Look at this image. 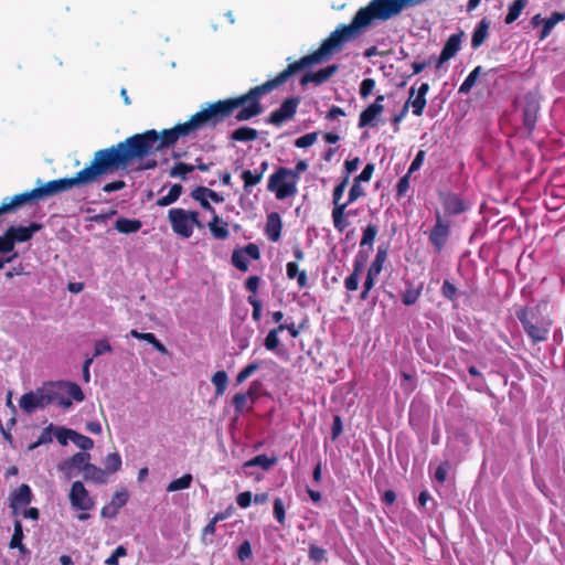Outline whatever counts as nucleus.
<instances>
[{
	"instance_id": "1",
	"label": "nucleus",
	"mask_w": 565,
	"mask_h": 565,
	"mask_svg": "<svg viewBox=\"0 0 565 565\" xmlns=\"http://www.w3.org/2000/svg\"><path fill=\"white\" fill-rule=\"evenodd\" d=\"M264 95H266V92L262 85L252 87L241 96L210 104L206 108L192 115L189 120L177 124L174 127L181 139L193 138L200 129L217 126L236 109L235 119L237 121H247L263 113L264 108L260 104V98Z\"/></svg>"
},
{
	"instance_id": "2",
	"label": "nucleus",
	"mask_w": 565,
	"mask_h": 565,
	"mask_svg": "<svg viewBox=\"0 0 565 565\" xmlns=\"http://www.w3.org/2000/svg\"><path fill=\"white\" fill-rule=\"evenodd\" d=\"M115 171H117V169H115L108 149H99L94 153L89 164L78 171L74 177L51 180L31 191L17 194L9 201L6 199L0 205V215L9 213L31 200H40L70 191L74 188H83L98 183L104 175L114 173Z\"/></svg>"
},
{
	"instance_id": "3",
	"label": "nucleus",
	"mask_w": 565,
	"mask_h": 565,
	"mask_svg": "<svg viewBox=\"0 0 565 565\" xmlns=\"http://www.w3.org/2000/svg\"><path fill=\"white\" fill-rule=\"evenodd\" d=\"M181 139L175 127L162 129H149L140 134L127 137L124 141L108 147V152L114 161L115 169L127 170L135 160L143 159L152 153L172 148Z\"/></svg>"
},
{
	"instance_id": "4",
	"label": "nucleus",
	"mask_w": 565,
	"mask_h": 565,
	"mask_svg": "<svg viewBox=\"0 0 565 565\" xmlns=\"http://www.w3.org/2000/svg\"><path fill=\"white\" fill-rule=\"evenodd\" d=\"M362 30L363 29L354 17L351 23L340 24L326 40L322 41L318 50L311 54L302 56L294 63L288 64V66L282 72L278 73L276 77L263 83L262 86L264 90L268 94L285 84L291 76L301 72L306 67L328 60L335 52L340 51L345 42L356 38Z\"/></svg>"
},
{
	"instance_id": "5",
	"label": "nucleus",
	"mask_w": 565,
	"mask_h": 565,
	"mask_svg": "<svg viewBox=\"0 0 565 565\" xmlns=\"http://www.w3.org/2000/svg\"><path fill=\"white\" fill-rule=\"evenodd\" d=\"M516 318L534 344L547 340L552 320L543 315L541 306L521 308Z\"/></svg>"
},
{
	"instance_id": "6",
	"label": "nucleus",
	"mask_w": 565,
	"mask_h": 565,
	"mask_svg": "<svg viewBox=\"0 0 565 565\" xmlns=\"http://www.w3.org/2000/svg\"><path fill=\"white\" fill-rule=\"evenodd\" d=\"M402 12L397 0H372L358 10L354 18L361 28H369L373 21H387Z\"/></svg>"
},
{
	"instance_id": "7",
	"label": "nucleus",
	"mask_w": 565,
	"mask_h": 565,
	"mask_svg": "<svg viewBox=\"0 0 565 565\" xmlns=\"http://www.w3.org/2000/svg\"><path fill=\"white\" fill-rule=\"evenodd\" d=\"M198 211L172 207L168 211V220L172 232L181 238H190L194 227L202 228L203 223L199 218Z\"/></svg>"
},
{
	"instance_id": "8",
	"label": "nucleus",
	"mask_w": 565,
	"mask_h": 565,
	"mask_svg": "<svg viewBox=\"0 0 565 565\" xmlns=\"http://www.w3.org/2000/svg\"><path fill=\"white\" fill-rule=\"evenodd\" d=\"M297 184L298 181L296 180L295 173L291 172V169L279 167L269 175L267 190L273 192L277 200H285L297 194Z\"/></svg>"
},
{
	"instance_id": "9",
	"label": "nucleus",
	"mask_w": 565,
	"mask_h": 565,
	"mask_svg": "<svg viewBox=\"0 0 565 565\" xmlns=\"http://www.w3.org/2000/svg\"><path fill=\"white\" fill-rule=\"evenodd\" d=\"M57 398V390L55 385L51 384L47 387L36 390V392H29L21 396L20 407L26 414H32L36 408H44L54 403Z\"/></svg>"
},
{
	"instance_id": "10",
	"label": "nucleus",
	"mask_w": 565,
	"mask_h": 565,
	"mask_svg": "<svg viewBox=\"0 0 565 565\" xmlns=\"http://www.w3.org/2000/svg\"><path fill=\"white\" fill-rule=\"evenodd\" d=\"M435 224L428 232V241L436 253H440L451 234V222L443 216L439 210H435Z\"/></svg>"
},
{
	"instance_id": "11",
	"label": "nucleus",
	"mask_w": 565,
	"mask_h": 565,
	"mask_svg": "<svg viewBox=\"0 0 565 565\" xmlns=\"http://www.w3.org/2000/svg\"><path fill=\"white\" fill-rule=\"evenodd\" d=\"M438 200L444 209L443 216L446 218L462 214L469 209L460 195L451 191H438Z\"/></svg>"
},
{
	"instance_id": "12",
	"label": "nucleus",
	"mask_w": 565,
	"mask_h": 565,
	"mask_svg": "<svg viewBox=\"0 0 565 565\" xmlns=\"http://www.w3.org/2000/svg\"><path fill=\"white\" fill-rule=\"evenodd\" d=\"M70 502L75 510L89 511L95 502L82 481H74L70 491Z\"/></svg>"
},
{
	"instance_id": "13",
	"label": "nucleus",
	"mask_w": 565,
	"mask_h": 565,
	"mask_svg": "<svg viewBox=\"0 0 565 565\" xmlns=\"http://www.w3.org/2000/svg\"><path fill=\"white\" fill-rule=\"evenodd\" d=\"M299 103V97H289L285 99L278 109L270 113L267 122L280 126L282 122L290 120L296 115Z\"/></svg>"
},
{
	"instance_id": "14",
	"label": "nucleus",
	"mask_w": 565,
	"mask_h": 565,
	"mask_svg": "<svg viewBox=\"0 0 565 565\" xmlns=\"http://www.w3.org/2000/svg\"><path fill=\"white\" fill-rule=\"evenodd\" d=\"M247 257L257 260L260 258V252L256 244L249 243L243 248L234 249L232 254V264L241 271L248 270Z\"/></svg>"
},
{
	"instance_id": "15",
	"label": "nucleus",
	"mask_w": 565,
	"mask_h": 565,
	"mask_svg": "<svg viewBox=\"0 0 565 565\" xmlns=\"http://www.w3.org/2000/svg\"><path fill=\"white\" fill-rule=\"evenodd\" d=\"M539 111H540L539 100L530 94L526 95L524 97V105L522 108V120H523V126L526 129L529 135H531L535 129Z\"/></svg>"
},
{
	"instance_id": "16",
	"label": "nucleus",
	"mask_w": 565,
	"mask_h": 565,
	"mask_svg": "<svg viewBox=\"0 0 565 565\" xmlns=\"http://www.w3.org/2000/svg\"><path fill=\"white\" fill-rule=\"evenodd\" d=\"M191 196L193 200L198 201L205 211L210 212L212 216L217 214L215 209L209 202V199L215 203H221L224 201V198L221 194L203 185L196 186L194 190H192Z\"/></svg>"
},
{
	"instance_id": "17",
	"label": "nucleus",
	"mask_w": 565,
	"mask_h": 565,
	"mask_svg": "<svg viewBox=\"0 0 565 565\" xmlns=\"http://www.w3.org/2000/svg\"><path fill=\"white\" fill-rule=\"evenodd\" d=\"M41 228L42 224L33 222L29 226H10L7 231L15 246L17 243L29 242Z\"/></svg>"
},
{
	"instance_id": "18",
	"label": "nucleus",
	"mask_w": 565,
	"mask_h": 565,
	"mask_svg": "<svg viewBox=\"0 0 565 565\" xmlns=\"http://www.w3.org/2000/svg\"><path fill=\"white\" fill-rule=\"evenodd\" d=\"M338 70L339 66L337 64H331L317 72L306 73L300 79V85L306 86L309 83H313L316 85L323 84L324 82L329 81L338 72Z\"/></svg>"
},
{
	"instance_id": "19",
	"label": "nucleus",
	"mask_w": 565,
	"mask_h": 565,
	"mask_svg": "<svg viewBox=\"0 0 565 565\" xmlns=\"http://www.w3.org/2000/svg\"><path fill=\"white\" fill-rule=\"evenodd\" d=\"M90 455L86 451L76 452L70 459L65 460L60 465V470L63 471L67 477H72V470L74 468L79 469L84 472V467L90 465Z\"/></svg>"
},
{
	"instance_id": "20",
	"label": "nucleus",
	"mask_w": 565,
	"mask_h": 565,
	"mask_svg": "<svg viewBox=\"0 0 565 565\" xmlns=\"http://www.w3.org/2000/svg\"><path fill=\"white\" fill-rule=\"evenodd\" d=\"M282 230V222L279 213L271 212L267 215L266 225H265V235L267 238L276 243L280 239Z\"/></svg>"
},
{
	"instance_id": "21",
	"label": "nucleus",
	"mask_w": 565,
	"mask_h": 565,
	"mask_svg": "<svg viewBox=\"0 0 565 565\" xmlns=\"http://www.w3.org/2000/svg\"><path fill=\"white\" fill-rule=\"evenodd\" d=\"M212 236L215 239L225 241L230 236L228 224L221 218L218 215L212 216V220L207 224Z\"/></svg>"
},
{
	"instance_id": "22",
	"label": "nucleus",
	"mask_w": 565,
	"mask_h": 565,
	"mask_svg": "<svg viewBox=\"0 0 565 565\" xmlns=\"http://www.w3.org/2000/svg\"><path fill=\"white\" fill-rule=\"evenodd\" d=\"M286 275L288 279H297V285L300 289L308 287L307 271L300 270L297 262L287 263Z\"/></svg>"
},
{
	"instance_id": "23",
	"label": "nucleus",
	"mask_w": 565,
	"mask_h": 565,
	"mask_svg": "<svg viewBox=\"0 0 565 565\" xmlns=\"http://www.w3.org/2000/svg\"><path fill=\"white\" fill-rule=\"evenodd\" d=\"M84 479L86 481H93L97 484H104L108 481V475L105 469H102L93 463L84 467Z\"/></svg>"
},
{
	"instance_id": "24",
	"label": "nucleus",
	"mask_w": 565,
	"mask_h": 565,
	"mask_svg": "<svg viewBox=\"0 0 565 565\" xmlns=\"http://www.w3.org/2000/svg\"><path fill=\"white\" fill-rule=\"evenodd\" d=\"M384 111V106L370 105L367 106L359 117V127L364 128L366 126H373V121Z\"/></svg>"
},
{
	"instance_id": "25",
	"label": "nucleus",
	"mask_w": 565,
	"mask_h": 565,
	"mask_svg": "<svg viewBox=\"0 0 565 565\" xmlns=\"http://www.w3.org/2000/svg\"><path fill=\"white\" fill-rule=\"evenodd\" d=\"M54 385L55 388L63 390L70 396L71 399H74L76 402H83L85 399V394L77 383L58 382L57 384Z\"/></svg>"
},
{
	"instance_id": "26",
	"label": "nucleus",
	"mask_w": 565,
	"mask_h": 565,
	"mask_svg": "<svg viewBox=\"0 0 565 565\" xmlns=\"http://www.w3.org/2000/svg\"><path fill=\"white\" fill-rule=\"evenodd\" d=\"M490 28V22L487 19H482L476 26L472 39H471V46L473 49H477L483 44L488 36V31Z\"/></svg>"
},
{
	"instance_id": "27",
	"label": "nucleus",
	"mask_w": 565,
	"mask_h": 565,
	"mask_svg": "<svg viewBox=\"0 0 565 565\" xmlns=\"http://www.w3.org/2000/svg\"><path fill=\"white\" fill-rule=\"evenodd\" d=\"M461 36H462V33H456V34H451L448 40L446 41L443 50H441V53H443V58H452L457 53L458 51L460 50V45H461Z\"/></svg>"
},
{
	"instance_id": "28",
	"label": "nucleus",
	"mask_w": 565,
	"mask_h": 565,
	"mask_svg": "<svg viewBox=\"0 0 565 565\" xmlns=\"http://www.w3.org/2000/svg\"><path fill=\"white\" fill-rule=\"evenodd\" d=\"M258 138V131L254 128L242 126L231 132L233 141L249 142Z\"/></svg>"
},
{
	"instance_id": "29",
	"label": "nucleus",
	"mask_w": 565,
	"mask_h": 565,
	"mask_svg": "<svg viewBox=\"0 0 565 565\" xmlns=\"http://www.w3.org/2000/svg\"><path fill=\"white\" fill-rule=\"evenodd\" d=\"M142 226L141 221L119 217L115 222V228L122 234H131L138 232Z\"/></svg>"
},
{
	"instance_id": "30",
	"label": "nucleus",
	"mask_w": 565,
	"mask_h": 565,
	"mask_svg": "<svg viewBox=\"0 0 565 565\" xmlns=\"http://www.w3.org/2000/svg\"><path fill=\"white\" fill-rule=\"evenodd\" d=\"M243 180V189L246 193H250L253 186L259 184L263 180L262 171L243 170L241 173Z\"/></svg>"
},
{
	"instance_id": "31",
	"label": "nucleus",
	"mask_w": 565,
	"mask_h": 565,
	"mask_svg": "<svg viewBox=\"0 0 565 565\" xmlns=\"http://www.w3.org/2000/svg\"><path fill=\"white\" fill-rule=\"evenodd\" d=\"M347 207L348 206H338L332 209L331 216L333 226L340 233H342L350 224L348 221Z\"/></svg>"
},
{
	"instance_id": "32",
	"label": "nucleus",
	"mask_w": 565,
	"mask_h": 565,
	"mask_svg": "<svg viewBox=\"0 0 565 565\" xmlns=\"http://www.w3.org/2000/svg\"><path fill=\"white\" fill-rule=\"evenodd\" d=\"M565 20V12H553L547 19L543 20V28L540 33V40L546 39L553 28L561 21Z\"/></svg>"
},
{
	"instance_id": "33",
	"label": "nucleus",
	"mask_w": 565,
	"mask_h": 565,
	"mask_svg": "<svg viewBox=\"0 0 565 565\" xmlns=\"http://www.w3.org/2000/svg\"><path fill=\"white\" fill-rule=\"evenodd\" d=\"M386 259H387V248L383 247V246H379L375 258L371 263L367 271L379 276L383 269V265L386 262Z\"/></svg>"
},
{
	"instance_id": "34",
	"label": "nucleus",
	"mask_w": 565,
	"mask_h": 565,
	"mask_svg": "<svg viewBox=\"0 0 565 565\" xmlns=\"http://www.w3.org/2000/svg\"><path fill=\"white\" fill-rule=\"evenodd\" d=\"M379 233V227L375 224H367L366 227L363 230L362 238L360 242V247L363 249L365 246L369 247V250L371 252L373 249V243Z\"/></svg>"
},
{
	"instance_id": "35",
	"label": "nucleus",
	"mask_w": 565,
	"mask_h": 565,
	"mask_svg": "<svg viewBox=\"0 0 565 565\" xmlns=\"http://www.w3.org/2000/svg\"><path fill=\"white\" fill-rule=\"evenodd\" d=\"M182 191H183V186L181 184H179V183L173 184L170 188L167 195H163L158 199L157 205L158 206H168V205L177 202L179 200L180 195L182 194Z\"/></svg>"
},
{
	"instance_id": "36",
	"label": "nucleus",
	"mask_w": 565,
	"mask_h": 565,
	"mask_svg": "<svg viewBox=\"0 0 565 565\" xmlns=\"http://www.w3.org/2000/svg\"><path fill=\"white\" fill-rule=\"evenodd\" d=\"M211 382L215 387V395L222 396L226 391L228 376L225 371H217L212 375Z\"/></svg>"
},
{
	"instance_id": "37",
	"label": "nucleus",
	"mask_w": 565,
	"mask_h": 565,
	"mask_svg": "<svg viewBox=\"0 0 565 565\" xmlns=\"http://www.w3.org/2000/svg\"><path fill=\"white\" fill-rule=\"evenodd\" d=\"M277 462V457H267L266 455H257L254 458L245 462V467H262L264 470H268Z\"/></svg>"
},
{
	"instance_id": "38",
	"label": "nucleus",
	"mask_w": 565,
	"mask_h": 565,
	"mask_svg": "<svg viewBox=\"0 0 565 565\" xmlns=\"http://www.w3.org/2000/svg\"><path fill=\"white\" fill-rule=\"evenodd\" d=\"M104 466L107 475L116 473L121 469L122 466L120 455L118 452L108 454L104 459Z\"/></svg>"
},
{
	"instance_id": "39",
	"label": "nucleus",
	"mask_w": 565,
	"mask_h": 565,
	"mask_svg": "<svg viewBox=\"0 0 565 565\" xmlns=\"http://www.w3.org/2000/svg\"><path fill=\"white\" fill-rule=\"evenodd\" d=\"M526 4L527 0H514L513 3L509 7V11L508 14L505 15L504 22L507 24L514 22L521 15Z\"/></svg>"
},
{
	"instance_id": "40",
	"label": "nucleus",
	"mask_w": 565,
	"mask_h": 565,
	"mask_svg": "<svg viewBox=\"0 0 565 565\" xmlns=\"http://www.w3.org/2000/svg\"><path fill=\"white\" fill-rule=\"evenodd\" d=\"M194 169L195 167L193 164L179 161L170 169L169 175L171 178H181L182 180H185L186 175L193 172Z\"/></svg>"
},
{
	"instance_id": "41",
	"label": "nucleus",
	"mask_w": 565,
	"mask_h": 565,
	"mask_svg": "<svg viewBox=\"0 0 565 565\" xmlns=\"http://www.w3.org/2000/svg\"><path fill=\"white\" fill-rule=\"evenodd\" d=\"M482 73V67L480 65L476 66L469 75L466 77L463 83L459 87L460 94H468L471 88L475 86L479 75Z\"/></svg>"
},
{
	"instance_id": "42",
	"label": "nucleus",
	"mask_w": 565,
	"mask_h": 565,
	"mask_svg": "<svg viewBox=\"0 0 565 565\" xmlns=\"http://www.w3.org/2000/svg\"><path fill=\"white\" fill-rule=\"evenodd\" d=\"M422 294V287H414L411 282H408V287L401 295L402 302L405 306H412L417 302Z\"/></svg>"
},
{
	"instance_id": "43",
	"label": "nucleus",
	"mask_w": 565,
	"mask_h": 565,
	"mask_svg": "<svg viewBox=\"0 0 565 565\" xmlns=\"http://www.w3.org/2000/svg\"><path fill=\"white\" fill-rule=\"evenodd\" d=\"M414 94H415V87H411V89H409V98H411L409 105L413 108V114L415 116L419 117L424 113V109L426 107L427 100H426V97L418 96V95H416V97L413 99Z\"/></svg>"
},
{
	"instance_id": "44",
	"label": "nucleus",
	"mask_w": 565,
	"mask_h": 565,
	"mask_svg": "<svg viewBox=\"0 0 565 565\" xmlns=\"http://www.w3.org/2000/svg\"><path fill=\"white\" fill-rule=\"evenodd\" d=\"M32 500V491L28 484L19 487L14 493L13 501L18 505H28Z\"/></svg>"
},
{
	"instance_id": "45",
	"label": "nucleus",
	"mask_w": 565,
	"mask_h": 565,
	"mask_svg": "<svg viewBox=\"0 0 565 565\" xmlns=\"http://www.w3.org/2000/svg\"><path fill=\"white\" fill-rule=\"evenodd\" d=\"M192 480H193L192 475L185 473L182 477L171 481L169 483L167 490L170 492H173V491H180V490L188 489V488H190Z\"/></svg>"
},
{
	"instance_id": "46",
	"label": "nucleus",
	"mask_w": 565,
	"mask_h": 565,
	"mask_svg": "<svg viewBox=\"0 0 565 565\" xmlns=\"http://www.w3.org/2000/svg\"><path fill=\"white\" fill-rule=\"evenodd\" d=\"M72 441L82 450L87 451L94 447V441L92 438L82 435L75 430L72 434Z\"/></svg>"
},
{
	"instance_id": "47",
	"label": "nucleus",
	"mask_w": 565,
	"mask_h": 565,
	"mask_svg": "<svg viewBox=\"0 0 565 565\" xmlns=\"http://www.w3.org/2000/svg\"><path fill=\"white\" fill-rule=\"evenodd\" d=\"M23 537H24V534H23L22 523H21V521L17 520L14 522L13 534H12L11 540L9 542V547L10 548L20 547L21 543H23L22 542Z\"/></svg>"
},
{
	"instance_id": "48",
	"label": "nucleus",
	"mask_w": 565,
	"mask_h": 565,
	"mask_svg": "<svg viewBox=\"0 0 565 565\" xmlns=\"http://www.w3.org/2000/svg\"><path fill=\"white\" fill-rule=\"evenodd\" d=\"M281 331L279 330V328L276 327L267 333L264 341V345L268 351H276V349L279 347L280 341L278 334Z\"/></svg>"
},
{
	"instance_id": "49",
	"label": "nucleus",
	"mask_w": 565,
	"mask_h": 565,
	"mask_svg": "<svg viewBox=\"0 0 565 565\" xmlns=\"http://www.w3.org/2000/svg\"><path fill=\"white\" fill-rule=\"evenodd\" d=\"M367 258H369V252H365L364 249H360L353 260V270L351 274L360 277Z\"/></svg>"
},
{
	"instance_id": "50",
	"label": "nucleus",
	"mask_w": 565,
	"mask_h": 565,
	"mask_svg": "<svg viewBox=\"0 0 565 565\" xmlns=\"http://www.w3.org/2000/svg\"><path fill=\"white\" fill-rule=\"evenodd\" d=\"M273 513L276 521L284 526L286 524L285 505L280 498L274 500Z\"/></svg>"
},
{
	"instance_id": "51",
	"label": "nucleus",
	"mask_w": 565,
	"mask_h": 565,
	"mask_svg": "<svg viewBox=\"0 0 565 565\" xmlns=\"http://www.w3.org/2000/svg\"><path fill=\"white\" fill-rule=\"evenodd\" d=\"M365 195V190L360 182L353 179L352 186L348 194V206Z\"/></svg>"
},
{
	"instance_id": "52",
	"label": "nucleus",
	"mask_w": 565,
	"mask_h": 565,
	"mask_svg": "<svg viewBox=\"0 0 565 565\" xmlns=\"http://www.w3.org/2000/svg\"><path fill=\"white\" fill-rule=\"evenodd\" d=\"M259 369V362H253L246 365L244 369L239 371L236 375V383L242 384L245 382L254 372Z\"/></svg>"
},
{
	"instance_id": "53",
	"label": "nucleus",
	"mask_w": 565,
	"mask_h": 565,
	"mask_svg": "<svg viewBox=\"0 0 565 565\" xmlns=\"http://www.w3.org/2000/svg\"><path fill=\"white\" fill-rule=\"evenodd\" d=\"M318 139V132H309L306 134L295 140V146L297 148H307L312 146Z\"/></svg>"
},
{
	"instance_id": "54",
	"label": "nucleus",
	"mask_w": 565,
	"mask_h": 565,
	"mask_svg": "<svg viewBox=\"0 0 565 565\" xmlns=\"http://www.w3.org/2000/svg\"><path fill=\"white\" fill-rule=\"evenodd\" d=\"M411 175L412 174H408V172H407L405 175H403L398 180V182L396 184V198L397 199H401L406 195V193L409 189V184H411Z\"/></svg>"
},
{
	"instance_id": "55",
	"label": "nucleus",
	"mask_w": 565,
	"mask_h": 565,
	"mask_svg": "<svg viewBox=\"0 0 565 565\" xmlns=\"http://www.w3.org/2000/svg\"><path fill=\"white\" fill-rule=\"evenodd\" d=\"M248 303L252 306V318L254 321L258 322L262 318V301L256 296H248L247 298Z\"/></svg>"
},
{
	"instance_id": "56",
	"label": "nucleus",
	"mask_w": 565,
	"mask_h": 565,
	"mask_svg": "<svg viewBox=\"0 0 565 565\" xmlns=\"http://www.w3.org/2000/svg\"><path fill=\"white\" fill-rule=\"evenodd\" d=\"M9 253H15L14 252V246L12 244V239L8 233V231H6L3 233V235H0V254H9Z\"/></svg>"
},
{
	"instance_id": "57",
	"label": "nucleus",
	"mask_w": 565,
	"mask_h": 565,
	"mask_svg": "<svg viewBox=\"0 0 565 565\" xmlns=\"http://www.w3.org/2000/svg\"><path fill=\"white\" fill-rule=\"evenodd\" d=\"M128 492L126 490L117 491L110 501V504L116 508V510L119 512V510L127 503L128 501Z\"/></svg>"
},
{
	"instance_id": "58",
	"label": "nucleus",
	"mask_w": 565,
	"mask_h": 565,
	"mask_svg": "<svg viewBox=\"0 0 565 565\" xmlns=\"http://www.w3.org/2000/svg\"><path fill=\"white\" fill-rule=\"evenodd\" d=\"M326 550L318 545L311 544L309 547V558L316 564H319L326 558Z\"/></svg>"
},
{
	"instance_id": "59",
	"label": "nucleus",
	"mask_w": 565,
	"mask_h": 565,
	"mask_svg": "<svg viewBox=\"0 0 565 565\" xmlns=\"http://www.w3.org/2000/svg\"><path fill=\"white\" fill-rule=\"evenodd\" d=\"M248 398L249 397L245 393H238V394L234 395L232 402H233V405H234V408H235V413L237 415H241L244 412Z\"/></svg>"
},
{
	"instance_id": "60",
	"label": "nucleus",
	"mask_w": 565,
	"mask_h": 565,
	"mask_svg": "<svg viewBox=\"0 0 565 565\" xmlns=\"http://www.w3.org/2000/svg\"><path fill=\"white\" fill-rule=\"evenodd\" d=\"M55 429V438L57 439L58 444L62 446H66L68 440L72 439L73 429L64 428V427H57Z\"/></svg>"
},
{
	"instance_id": "61",
	"label": "nucleus",
	"mask_w": 565,
	"mask_h": 565,
	"mask_svg": "<svg viewBox=\"0 0 565 565\" xmlns=\"http://www.w3.org/2000/svg\"><path fill=\"white\" fill-rule=\"evenodd\" d=\"M441 294L448 300L454 301L457 297V288L449 280H444L441 286Z\"/></svg>"
},
{
	"instance_id": "62",
	"label": "nucleus",
	"mask_w": 565,
	"mask_h": 565,
	"mask_svg": "<svg viewBox=\"0 0 565 565\" xmlns=\"http://www.w3.org/2000/svg\"><path fill=\"white\" fill-rule=\"evenodd\" d=\"M375 164L374 163H366L363 168L362 172L354 178L355 181L362 183V182H369L374 173Z\"/></svg>"
},
{
	"instance_id": "63",
	"label": "nucleus",
	"mask_w": 565,
	"mask_h": 565,
	"mask_svg": "<svg viewBox=\"0 0 565 565\" xmlns=\"http://www.w3.org/2000/svg\"><path fill=\"white\" fill-rule=\"evenodd\" d=\"M375 87V81L373 78H364L360 86V95L365 98L372 94Z\"/></svg>"
},
{
	"instance_id": "64",
	"label": "nucleus",
	"mask_w": 565,
	"mask_h": 565,
	"mask_svg": "<svg viewBox=\"0 0 565 565\" xmlns=\"http://www.w3.org/2000/svg\"><path fill=\"white\" fill-rule=\"evenodd\" d=\"M237 557L244 562L248 558L252 557V546H250V543L248 541H244L238 550H237Z\"/></svg>"
}]
</instances>
